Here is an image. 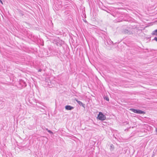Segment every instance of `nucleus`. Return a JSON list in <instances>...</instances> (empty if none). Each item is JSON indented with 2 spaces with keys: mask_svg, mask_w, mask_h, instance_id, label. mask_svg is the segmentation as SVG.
Instances as JSON below:
<instances>
[{
  "mask_svg": "<svg viewBox=\"0 0 157 157\" xmlns=\"http://www.w3.org/2000/svg\"><path fill=\"white\" fill-rule=\"evenodd\" d=\"M45 85L50 88L53 87L56 83V82L53 79L52 77L47 78L45 79Z\"/></svg>",
  "mask_w": 157,
  "mask_h": 157,
  "instance_id": "f257e3e1",
  "label": "nucleus"
},
{
  "mask_svg": "<svg viewBox=\"0 0 157 157\" xmlns=\"http://www.w3.org/2000/svg\"><path fill=\"white\" fill-rule=\"evenodd\" d=\"M97 119L100 121H104L106 119V117L102 112H99L97 117Z\"/></svg>",
  "mask_w": 157,
  "mask_h": 157,
  "instance_id": "f03ea898",
  "label": "nucleus"
},
{
  "mask_svg": "<svg viewBox=\"0 0 157 157\" xmlns=\"http://www.w3.org/2000/svg\"><path fill=\"white\" fill-rule=\"evenodd\" d=\"M130 110L132 112L138 114H144L145 113L143 111L139 109H130Z\"/></svg>",
  "mask_w": 157,
  "mask_h": 157,
  "instance_id": "7ed1b4c3",
  "label": "nucleus"
},
{
  "mask_svg": "<svg viewBox=\"0 0 157 157\" xmlns=\"http://www.w3.org/2000/svg\"><path fill=\"white\" fill-rule=\"evenodd\" d=\"M65 108L66 110H70L73 109L74 107L70 105H67L65 106Z\"/></svg>",
  "mask_w": 157,
  "mask_h": 157,
  "instance_id": "20e7f679",
  "label": "nucleus"
},
{
  "mask_svg": "<svg viewBox=\"0 0 157 157\" xmlns=\"http://www.w3.org/2000/svg\"><path fill=\"white\" fill-rule=\"evenodd\" d=\"M64 42L61 40H60L59 39V38H57V44L58 45L59 44L60 45H61L62 44H63Z\"/></svg>",
  "mask_w": 157,
  "mask_h": 157,
  "instance_id": "39448f33",
  "label": "nucleus"
},
{
  "mask_svg": "<svg viewBox=\"0 0 157 157\" xmlns=\"http://www.w3.org/2000/svg\"><path fill=\"white\" fill-rule=\"evenodd\" d=\"M76 101L79 105H82L83 107H85V104H83L81 101H78L77 100H76Z\"/></svg>",
  "mask_w": 157,
  "mask_h": 157,
  "instance_id": "423d86ee",
  "label": "nucleus"
},
{
  "mask_svg": "<svg viewBox=\"0 0 157 157\" xmlns=\"http://www.w3.org/2000/svg\"><path fill=\"white\" fill-rule=\"evenodd\" d=\"M152 34L155 35H157V29L153 32Z\"/></svg>",
  "mask_w": 157,
  "mask_h": 157,
  "instance_id": "0eeeda50",
  "label": "nucleus"
},
{
  "mask_svg": "<svg viewBox=\"0 0 157 157\" xmlns=\"http://www.w3.org/2000/svg\"><path fill=\"white\" fill-rule=\"evenodd\" d=\"M40 111H41L43 112H44V109H43L40 108Z\"/></svg>",
  "mask_w": 157,
  "mask_h": 157,
  "instance_id": "6e6552de",
  "label": "nucleus"
},
{
  "mask_svg": "<svg viewBox=\"0 0 157 157\" xmlns=\"http://www.w3.org/2000/svg\"><path fill=\"white\" fill-rule=\"evenodd\" d=\"M104 99H105L106 101H109V99L108 97H105L104 98Z\"/></svg>",
  "mask_w": 157,
  "mask_h": 157,
  "instance_id": "1a4fd4ad",
  "label": "nucleus"
},
{
  "mask_svg": "<svg viewBox=\"0 0 157 157\" xmlns=\"http://www.w3.org/2000/svg\"><path fill=\"white\" fill-rule=\"evenodd\" d=\"M48 132L50 134H53V132L51 131V130H48Z\"/></svg>",
  "mask_w": 157,
  "mask_h": 157,
  "instance_id": "9d476101",
  "label": "nucleus"
},
{
  "mask_svg": "<svg viewBox=\"0 0 157 157\" xmlns=\"http://www.w3.org/2000/svg\"><path fill=\"white\" fill-rule=\"evenodd\" d=\"M125 33H127L128 34H129V33H128V30H126L125 32Z\"/></svg>",
  "mask_w": 157,
  "mask_h": 157,
  "instance_id": "9b49d317",
  "label": "nucleus"
},
{
  "mask_svg": "<svg viewBox=\"0 0 157 157\" xmlns=\"http://www.w3.org/2000/svg\"><path fill=\"white\" fill-rule=\"evenodd\" d=\"M154 40H156V41H157V37H155Z\"/></svg>",
  "mask_w": 157,
  "mask_h": 157,
  "instance_id": "f8f14e48",
  "label": "nucleus"
},
{
  "mask_svg": "<svg viewBox=\"0 0 157 157\" xmlns=\"http://www.w3.org/2000/svg\"><path fill=\"white\" fill-rule=\"evenodd\" d=\"M0 2L2 4H3V2L2 1H1V0H0Z\"/></svg>",
  "mask_w": 157,
  "mask_h": 157,
  "instance_id": "ddd939ff",
  "label": "nucleus"
},
{
  "mask_svg": "<svg viewBox=\"0 0 157 157\" xmlns=\"http://www.w3.org/2000/svg\"><path fill=\"white\" fill-rule=\"evenodd\" d=\"M46 130L48 131V130H48V128H46Z\"/></svg>",
  "mask_w": 157,
  "mask_h": 157,
  "instance_id": "4468645a",
  "label": "nucleus"
}]
</instances>
